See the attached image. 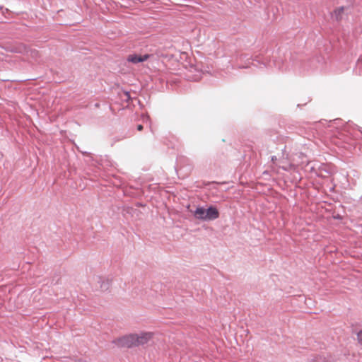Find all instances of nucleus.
<instances>
[{
    "label": "nucleus",
    "mask_w": 362,
    "mask_h": 362,
    "mask_svg": "<svg viewBox=\"0 0 362 362\" xmlns=\"http://www.w3.org/2000/svg\"><path fill=\"white\" fill-rule=\"evenodd\" d=\"M153 337V334L150 332L132 333L116 338L112 343L119 348L130 349L147 344Z\"/></svg>",
    "instance_id": "obj_1"
},
{
    "label": "nucleus",
    "mask_w": 362,
    "mask_h": 362,
    "mask_svg": "<svg viewBox=\"0 0 362 362\" xmlns=\"http://www.w3.org/2000/svg\"><path fill=\"white\" fill-rule=\"evenodd\" d=\"M194 215L197 218L207 221L217 218L219 216V213L218 210L213 206H211L207 209L199 207L194 212Z\"/></svg>",
    "instance_id": "obj_2"
},
{
    "label": "nucleus",
    "mask_w": 362,
    "mask_h": 362,
    "mask_svg": "<svg viewBox=\"0 0 362 362\" xmlns=\"http://www.w3.org/2000/svg\"><path fill=\"white\" fill-rule=\"evenodd\" d=\"M344 13V7L341 6L339 8H337L334 10V11L332 13V18L336 21H340L342 18Z\"/></svg>",
    "instance_id": "obj_3"
},
{
    "label": "nucleus",
    "mask_w": 362,
    "mask_h": 362,
    "mask_svg": "<svg viewBox=\"0 0 362 362\" xmlns=\"http://www.w3.org/2000/svg\"><path fill=\"white\" fill-rule=\"evenodd\" d=\"M148 58V55L146 54L144 56H139V55H129L128 57L127 60L130 62H132L134 64H136L139 62H142L146 61Z\"/></svg>",
    "instance_id": "obj_4"
},
{
    "label": "nucleus",
    "mask_w": 362,
    "mask_h": 362,
    "mask_svg": "<svg viewBox=\"0 0 362 362\" xmlns=\"http://www.w3.org/2000/svg\"><path fill=\"white\" fill-rule=\"evenodd\" d=\"M30 56H31V57L36 59L40 57V54H39L38 51H37V50H31Z\"/></svg>",
    "instance_id": "obj_5"
},
{
    "label": "nucleus",
    "mask_w": 362,
    "mask_h": 362,
    "mask_svg": "<svg viewBox=\"0 0 362 362\" xmlns=\"http://www.w3.org/2000/svg\"><path fill=\"white\" fill-rule=\"evenodd\" d=\"M358 341L362 344V329L357 334Z\"/></svg>",
    "instance_id": "obj_6"
},
{
    "label": "nucleus",
    "mask_w": 362,
    "mask_h": 362,
    "mask_svg": "<svg viewBox=\"0 0 362 362\" xmlns=\"http://www.w3.org/2000/svg\"><path fill=\"white\" fill-rule=\"evenodd\" d=\"M142 129H143V125H141V124L137 125V130L138 131H141Z\"/></svg>",
    "instance_id": "obj_7"
}]
</instances>
